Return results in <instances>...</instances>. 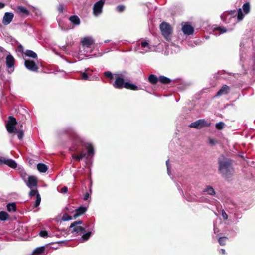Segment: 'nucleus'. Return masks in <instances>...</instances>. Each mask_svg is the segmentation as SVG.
I'll use <instances>...</instances> for the list:
<instances>
[{
	"label": "nucleus",
	"mask_w": 255,
	"mask_h": 255,
	"mask_svg": "<svg viewBox=\"0 0 255 255\" xmlns=\"http://www.w3.org/2000/svg\"><path fill=\"white\" fill-rule=\"evenodd\" d=\"M8 214L5 211L0 212V220L1 221H5L8 218Z\"/></svg>",
	"instance_id": "obj_28"
},
{
	"label": "nucleus",
	"mask_w": 255,
	"mask_h": 255,
	"mask_svg": "<svg viewBox=\"0 0 255 255\" xmlns=\"http://www.w3.org/2000/svg\"><path fill=\"white\" fill-rule=\"evenodd\" d=\"M242 45H243V43H241V44H240L241 49H242Z\"/></svg>",
	"instance_id": "obj_55"
},
{
	"label": "nucleus",
	"mask_w": 255,
	"mask_h": 255,
	"mask_svg": "<svg viewBox=\"0 0 255 255\" xmlns=\"http://www.w3.org/2000/svg\"><path fill=\"white\" fill-rule=\"evenodd\" d=\"M221 251L223 255H224L225 254V250L224 249H222Z\"/></svg>",
	"instance_id": "obj_52"
},
{
	"label": "nucleus",
	"mask_w": 255,
	"mask_h": 255,
	"mask_svg": "<svg viewBox=\"0 0 255 255\" xmlns=\"http://www.w3.org/2000/svg\"><path fill=\"white\" fill-rule=\"evenodd\" d=\"M218 31L219 32V34L224 33L227 31V29L224 27H217L214 28V32Z\"/></svg>",
	"instance_id": "obj_32"
},
{
	"label": "nucleus",
	"mask_w": 255,
	"mask_h": 255,
	"mask_svg": "<svg viewBox=\"0 0 255 255\" xmlns=\"http://www.w3.org/2000/svg\"><path fill=\"white\" fill-rule=\"evenodd\" d=\"M67 191H68V188L66 186L62 188L61 189V192L63 194L66 193L67 192Z\"/></svg>",
	"instance_id": "obj_47"
},
{
	"label": "nucleus",
	"mask_w": 255,
	"mask_h": 255,
	"mask_svg": "<svg viewBox=\"0 0 255 255\" xmlns=\"http://www.w3.org/2000/svg\"><path fill=\"white\" fill-rule=\"evenodd\" d=\"M109 42V40H106L105 41V43H107V42Z\"/></svg>",
	"instance_id": "obj_56"
},
{
	"label": "nucleus",
	"mask_w": 255,
	"mask_h": 255,
	"mask_svg": "<svg viewBox=\"0 0 255 255\" xmlns=\"http://www.w3.org/2000/svg\"><path fill=\"white\" fill-rule=\"evenodd\" d=\"M210 123H208L204 119H199L194 122L191 123L189 125V127L194 128L196 129H201L204 127H209Z\"/></svg>",
	"instance_id": "obj_5"
},
{
	"label": "nucleus",
	"mask_w": 255,
	"mask_h": 255,
	"mask_svg": "<svg viewBox=\"0 0 255 255\" xmlns=\"http://www.w3.org/2000/svg\"><path fill=\"white\" fill-rule=\"evenodd\" d=\"M225 126V124L222 122H220L216 124V128L218 129H222L224 128Z\"/></svg>",
	"instance_id": "obj_38"
},
{
	"label": "nucleus",
	"mask_w": 255,
	"mask_h": 255,
	"mask_svg": "<svg viewBox=\"0 0 255 255\" xmlns=\"http://www.w3.org/2000/svg\"><path fill=\"white\" fill-rule=\"evenodd\" d=\"M219 170L221 174L226 177L229 176L233 172L231 160L221 156L219 158Z\"/></svg>",
	"instance_id": "obj_2"
},
{
	"label": "nucleus",
	"mask_w": 255,
	"mask_h": 255,
	"mask_svg": "<svg viewBox=\"0 0 255 255\" xmlns=\"http://www.w3.org/2000/svg\"><path fill=\"white\" fill-rule=\"evenodd\" d=\"M104 75L110 79L113 78V74L110 71H106L104 73Z\"/></svg>",
	"instance_id": "obj_39"
},
{
	"label": "nucleus",
	"mask_w": 255,
	"mask_h": 255,
	"mask_svg": "<svg viewBox=\"0 0 255 255\" xmlns=\"http://www.w3.org/2000/svg\"><path fill=\"white\" fill-rule=\"evenodd\" d=\"M29 195L30 197L36 196V199L35 202L34 206L35 207L38 206L41 202V196L39 194L38 190L37 189H31L29 193Z\"/></svg>",
	"instance_id": "obj_14"
},
{
	"label": "nucleus",
	"mask_w": 255,
	"mask_h": 255,
	"mask_svg": "<svg viewBox=\"0 0 255 255\" xmlns=\"http://www.w3.org/2000/svg\"><path fill=\"white\" fill-rule=\"evenodd\" d=\"M44 251V247L42 246V247H38L37 248H36L34 251H33V253L34 254H37V255H39V254H41L42 253H43Z\"/></svg>",
	"instance_id": "obj_31"
},
{
	"label": "nucleus",
	"mask_w": 255,
	"mask_h": 255,
	"mask_svg": "<svg viewBox=\"0 0 255 255\" xmlns=\"http://www.w3.org/2000/svg\"><path fill=\"white\" fill-rule=\"evenodd\" d=\"M3 164H6L12 168H15L17 166V164L15 161L10 159L1 158L0 159V165Z\"/></svg>",
	"instance_id": "obj_12"
},
{
	"label": "nucleus",
	"mask_w": 255,
	"mask_h": 255,
	"mask_svg": "<svg viewBox=\"0 0 255 255\" xmlns=\"http://www.w3.org/2000/svg\"><path fill=\"white\" fill-rule=\"evenodd\" d=\"M203 192L211 196H214L216 194L214 189L210 185H206L203 189Z\"/></svg>",
	"instance_id": "obj_19"
},
{
	"label": "nucleus",
	"mask_w": 255,
	"mask_h": 255,
	"mask_svg": "<svg viewBox=\"0 0 255 255\" xmlns=\"http://www.w3.org/2000/svg\"><path fill=\"white\" fill-rule=\"evenodd\" d=\"M89 196L90 194L88 193H85L84 196V200H87L89 198Z\"/></svg>",
	"instance_id": "obj_49"
},
{
	"label": "nucleus",
	"mask_w": 255,
	"mask_h": 255,
	"mask_svg": "<svg viewBox=\"0 0 255 255\" xmlns=\"http://www.w3.org/2000/svg\"><path fill=\"white\" fill-rule=\"evenodd\" d=\"M4 50V49L3 48H2V47L0 46V52H2Z\"/></svg>",
	"instance_id": "obj_53"
},
{
	"label": "nucleus",
	"mask_w": 255,
	"mask_h": 255,
	"mask_svg": "<svg viewBox=\"0 0 255 255\" xmlns=\"http://www.w3.org/2000/svg\"><path fill=\"white\" fill-rule=\"evenodd\" d=\"M25 183L29 188L32 189V188L37 187V179L34 176H29Z\"/></svg>",
	"instance_id": "obj_10"
},
{
	"label": "nucleus",
	"mask_w": 255,
	"mask_h": 255,
	"mask_svg": "<svg viewBox=\"0 0 255 255\" xmlns=\"http://www.w3.org/2000/svg\"><path fill=\"white\" fill-rule=\"evenodd\" d=\"M39 235L41 237L46 238L48 237V233L46 231H41L39 233Z\"/></svg>",
	"instance_id": "obj_41"
},
{
	"label": "nucleus",
	"mask_w": 255,
	"mask_h": 255,
	"mask_svg": "<svg viewBox=\"0 0 255 255\" xmlns=\"http://www.w3.org/2000/svg\"><path fill=\"white\" fill-rule=\"evenodd\" d=\"M24 65L27 69L31 71L36 72L38 69V67L35 63L30 60H25Z\"/></svg>",
	"instance_id": "obj_11"
},
{
	"label": "nucleus",
	"mask_w": 255,
	"mask_h": 255,
	"mask_svg": "<svg viewBox=\"0 0 255 255\" xmlns=\"http://www.w3.org/2000/svg\"><path fill=\"white\" fill-rule=\"evenodd\" d=\"M17 12L23 15V16H28L29 15V12L27 10V9L23 6H18L17 9Z\"/></svg>",
	"instance_id": "obj_21"
},
{
	"label": "nucleus",
	"mask_w": 255,
	"mask_h": 255,
	"mask_svg": "<svg viewBox=\"0 0 255 255\" xmlns=\"http://www.w3.org/2000/svg\"><path fill=\"white\" fill-rule=\"evenodd\" d=\"M244 54L243 53L242 51L240 52V60H241V61H243Z\"/></svg>",
	"instance_id": "obj_50"
},
{
	"label": "nucleus",
	"mask_w": 255,
	"mask_h": 255,
	"mask_svg": "<svg viewBox=\"0 0 255 255\" xmlns=\"http://www.w3.org/2000/svg\"><path fill=\"white\" fill-rule=\"evenodd\" d=\"M72 219H74L73 217H71L67 213L64 214L62 217V220L63 221H69L72 220Z\"/></svg>",
	"instance_id": "obj_36"
},
{
	"label": "nucleus",
	"mask_w": 255,
	"mask_h": 255,
	"mask_svg": "<svg viewBox=\"0 0 255 255\" xmlns=\"http://www.w3.org/2000/svg\"><path fill=\"white\" fill-rule=\"evenodd\" d=\"M37 167L38 171L42 173L46 172L48 169L47 166L43 163H38Z\"/></svg>",
	"instance_id": "obj_25"
},
{
	"label": "nucleus",
	"mask_w": 255,
	"mask_h": 255,
	"mask_svg": "<svg viewBox=\"0 0 255 255\" xmlns=\"http://www.w3.org/2000/svg\"><path fill=\"white\" fill-rule=\"evenodd\" d=\"M113 86L117 89L125 88L132 90H138L140 89V88L133 84L128 82H125L124 79L119 76L116 77L115 81L113 83Z\"/></svg>",
	"instance_id": "obj_3"
},
{
	"label": "nucleus",
	"mask_w": 255,
	"mask_h": 255,
	"mask_svg": "<svg viewBox=\"0 0 255 255\" xmlns=\"http://www.w3.org/2000/svg\"><path fill=\"white\" fill-rule=\"evenodd\" d=\"M242 11L244 12V14H243L244 15L245 14H248L250 11V4L249 2H246V3L244 4L242 6Z\"/></svg>",
	"instance_id": "obj_24"
},
{
	"label": "nucleus",
	"mask_w": 255,
	"mask_h": 255,
	"mask_svg": "<svg viewBox=\"0 0 255 255\" xmlns=\"http://www.w3.org/2000/svg\"><path fill=\"white\" fill-rule=\"evenodd\" d=\"M140 47L142 50L140 51L141 53H145L150 51L151 47L148 43L146 41H142L140 43Z\"/></svg>",
	"instance_id": "obj_18"
},
{
	"label": "nucleus",
	"mask_w": 255,
	"mask_h": 255,
	"mask_svg": "<svg viewBox=\"0 0 255 255\" xmlns=\"http://www.w3.org/2000/svg\"><path fill=\"white\" fill-rule=\"evenodd\" d=\"M7 209L9 212H14L16 211V205L14 203H9L7 205Z\"/></svg>",
	"instance_id": "obj_29"
},
{
	"label": "nucleus",
	"mask_w": 255,
	"mask_h": 255,
	"mask_svg": "<svg viewBox=\"0 0 255 255\" xmlns=\"http://www.w3.org/2000/svg\"><path fill=\"white\" fill-rule=\"evenodd\" d=\"M18 48H19V49H20V48H22V46H21V45H20V46H19V47H18Z\"/></svg>",
	"instance_id": "obj_57"
},
{
	"label": "nucleus",
	"mask_w": 255,
	"mask_h": 255,
	"mask_svg": "<svg viewBox=\"0 0 255 255\" xmlns=\"http://www.w3.org/2000/svg\"><path fill=\"white\" fill-rule=\"evenodd\" d=\"M64 8L65 7L64 5L61 4H59L57 7L58 10L60 13H62L64 10Z\"/></svg>",
	"instance_id": "obj_42"
},
{
	"label": "nucleus",
	"mask_w": 255,
	"mask_h": 255,
	"mask_svg": "<svg viewBox=\"0 0 255 255\" xmlns=\"http://www.w3.org/2000/svg\"><path fill=\"white\" fill-rule=\"evenodd\" d=\"M91 233L90 232H87L84 234L82 237L81 240L82 242L87 240L91 236Z\"/></svg>",
	"instance_id": "obj_34"
},
{
	"label": "nucleus",
	"mask_w": 255,
	"mask_h": 255,
	"mask_svg": "<svg viewBox=\"0 0 255 255\" xmlns=\"http://www.w3.org/2000/svg\"><path fill=\"white\" fill-rule=\"evenodd\" d=\"M72 157L73 159L80 161L82 158L86 157V154L84 151H80L79 155L72 154Z\"/></svg>",
	"instance_id": "obj_22"
},
{
	"label": "nucleus",
	"mask_w": 255,
	"mask_h": 255,
	"mask_svg": "<svg viewBox=\"0 0 255 255\" xmlns=\"http://www.w3.org/2000/svg\"><path fill=\"white\" fill-rule=\"evenodd\" d=\"M81 79L84 80H89V76L86 72H82L81 73Z\"/></svg>",
	"instance_id": "obj_40"
},
{
	"label": "nucleus",
	"mask_w": 255,
	"mask_h": 255,
	"mask_svg": "<svg viewBox=\"0 0 255 255\" xmlns=\"http://www.w3.org/2000/svg\"><path fill=\"white\" fill-rule=\"evenodd\" d=\"M209 143L211 144V145H214L216 143V141L214 139H212L211 138L209 139Z\"/></svg>",
	"instance_id": "obj_48"
},
{
	"label": "nucleus",
	"mask_w": 255,
	"mask_h": 255,
	"mask_svg": "<svg viewBox=\"0 0 255 255\" xmlns=\"http://www.w3.org/2000/svg\"><path fill=\"white\" fill-rule=\"evenodd\" d=\"M13 17L14 15L13 13L10 12L5 13L3 19V23L4 25H8L12 21Z\"/></svg>",
	"instance_id": "obj_16"
},
{
	"label": "nucleus",
	"mask_w": 255,
	"mask_h": 255,
	"mask_svg": "<svg viewBox=\"0 0 255 255\" xmlns=\"http://www.w3.org/2000/svg\"><path fill=\"white\" fill-rule=\"evenodd\" d=\"M124 9H125V7L123 5H119L117 7V10L119 12H122L124 10Z\"/></svg>",
	"instance_id": "obj_44"
},
{
	"label": "nucleus",
	"mask_w": 255,
	"mask_h": 255,
	"mask_svg": "<svg viewBox=\"0 0 255 255\" xmlns=\"http://www.w3.org/2000/svg\"><path fill=\"white\" fill-rule=\"evenodd\" d=\"M182 30L184 34L189 35L193 33L194 28L190 25L185 24L182 26Z\"/></svg>",
	"instance_id": "obj_15"
},
{
	"label": "nucleus",
	"mask_w": 255,
	"mask_h": 255,
	"mask_svg": "<svg viewBox=\"0 0 255 255\" xmlns=\"http://www.w3.org/2000/svg\"><path fill=\"white\" fill-rule=\"evenodd\" d=\"M83 223L82 220L76 221L72 223L70 226V229H72L71 232L78 233L79 232L85 231V230L84 228L78 226L79 225H81Z\"/></svg>",
	"instance_id": "obj_8"
},
{
	"label": "nucleus",
	"mask_w": 255,
	"mask_h": 255,
	"mask_svg": "<svg viewBox=\"0 0 255 255\" xmlns=\"http://www.w3.org/2000/svg\"><path fill=\"white\" fill-rule=\"evenodd\" d=\"M104 3V0H100L94 4L93 8L94 16H98L102 13Z\"/></svg>",
	"instance_id": "obj_7"
},
{
	"label": "nucleus",
	"mask_w": 255,
	"mask_h": 255,
	"mask_svg": "<svg viewBox=\"0 0 255 255\" xmlns=\"http://www.w3.org/2000/svg\"><path fill=\"white\" fill-rule=\"evenodd\" d=\"M221 17L225 23L229 24L230 26H234L237 23L243 20L244 15L241 8H239L238 12L235 10L225 12L221 16Z\"/></svg>",
	"instance_id": "obj_1"
},
{
	"label": "nucleus",
	"mask_w": 255,
	"mask_h": 255,
	"mask_svg": "<svg viewBox=\"0 0 255 255\" xmlns=\"http://www.w3.org/2000/svg\"><path fill=\"white\" fill-rule=\"evenodd\" d=\"M69 20L74 25H79L80 23L79 18L76 15H73L69 17Z\"/></svg>",
	"instance_id": "obj_23"
},
{
	"label": "nucleus",
	"mask_w": 255,
	"mask_h": 255,
	"mask_svg": "<svg viewBox=\"0 0 255 255\" xmlns=\"http://www.w3.org/2000/svg\"><path fill=\"white\" fill-rule=\"evenodd\" d=\"M81 43L83 46L89 48L94 44V40L92 37L87 36L82 38Z\"/></svg>",
	"instance_id": "obj_13"
},
{
	"label": "nucleus",
	"mask_w": 255,
	"mask_h": 255,
	"mask_svg": "<svg viewBox=\"0 0 255 255\" xmlns=\"http://www.w3.org/2000/svg\"><path fill=\"white\" fill-rule=\"evenodd\" d=\"M227 240V238H226L225 237H220L218 240V241H219L220 245L223 246L225 244V242H226Z\"/></svg>",
	"instance_id": "obj_35"
},
{
	"label": "nucleus",
	"mask_w": 255,
	"mask_h": 255,
	"mask_svg": "<svg viewBox=\"0 0 255 255\" xmlns=\"http://www.w3.org/2000/svg\"><path fill=\"white\" fill-rule=\"evenodd\" d=\"M24 136L23 131H19L17 132V136L19 139L21 140L23 138Z\"/></svg>",
	"instance_id": "obj_43"
},
{
	"label": "nucleus",
	"mask_w": 255,
	"mask_h": 255,
	"mask_svg": "<svg viewBox=\"0 0 255 255\" xmlns=\"http://www.w3.org/2000/svg\"><path fill=\"white\" fill-rule=\"evenodd\" d=\"M59 25L62 30H65V29L63 28V27L61 26L60 24H59Z\"/></svg>",
	"instance_id": "obj_54"
},
{
	"label": "nucleus",
	"mask_w": 255,
	"mask_h": 255,
	"mask_svg": "<svg viewBox=\"0 0 255 255\" xmlns=\"http://www.w3.org/2000/svg\"><path fill=\"white\" fill-rule=\"evenodd\" d=\"M5 4L3 3L0 2V9H1L4 7Z\"/></svg>",
	"instance_id": "obj_51"
},
{
	"label": "nucleus",
	"mask_w": 255,
	"mask_h": 255,
	"mask_svg": "<svg viewBox=\"0 0 255 255\" xmlns=\"http://www.w3.org/2000/svg\"><path fill=\"white\" fill-rule=\"evenodd\" d=\"M158 80L160 82L164 84H168L171 81L170 79L163 76H160Z\"/></svg>",
	"instance_id": "obj_30"
},
{
	"label": "nucleus",
	"mask_w": 255,
	"mask_h": 255,
	"mask_svg": "<svg viewBox=\"0 0 255 255\" xmlns=\"http://www.w3.org/2000/svg\"><path fill=\"white\" fill-rule=\"evenodd\" d=\"M87 210V208L83 206H80L75 210V213L73 215V218L75 219L79 216L84 214Z\"/></svg>",
	"instance_id": "obj_17"
},
{
	"label": "nucleus",
	"mask_w": 255,
	"mask_h": 255,
	"mask_svg": "<svg viewBox=\"0 0 255 255\" xmlns=\"http://www.w3.org/2000/svg\"><path fill=\"white\" fill-rule=\"evenodd\" d=\"M166 164L167 166V173L169 175H170V167L169 165V160H167L166 162Z\"/></svg>",
	"instance_id": "obj_46"
},
{
	"label": "nucleus",
	"mask_w": 255,
	"mask_h": 255,
	"mask_svg": "<svg viewBox=\"0 0 255 255\" xmlns=\"http://www.w3.org/2000/svg\"><path fill=\"white\" fill-rule=\"evenodd\" d=\"M15 59L12 55L8 54L6 57V64L8 73L11 74L14 69Z\"/></svg>",
	"instance_id": "obj_9"
},
{
	"label": "nucleus",
	"mask_w": 255,
	"mask_h": 255,
	"mask_svg": "<svg viewBox=\"0 0 255 255\" xmlns=\"http://www.w3.org/2000/svg\"><path fill=\"white\" fill-rule=\"evenodd\" d=\"M17 124L16 119L13 116H10L9 120L6 124V128L8 132L10 133L17 131L15 128V125Z\"/></svg>",
	"instance_id": "obj_6"
},
{
	"label": "nucleus",
	"mask_w": 255,
	"mask_h": 255,
	"mask_svg": "<svg viewBox=\"0 0 255 255\" xmlns=\"http://www.w3.org/2000/svg\"><path fill=\"white\" fill-rule=\"evenodd\" d=\"M160 29L164 37L167 40H169L172 33L171 26L167 23L163 22L160 24Z\"/></svg>",
	"instance_id": "obj_4"
},
{
	"label": "nucleus",
	"mask_w": 255,
	"mask_h": 255,
	"mask_svg": "<svg viewBox=\"0 0 255 255\" xmlns=\"http://www.w3.org/2000/svg\"><path fill=\"white\" fill-rule=\"evenodd\" d=\"M222 216L224 219L227 220L228 219V215L224 210L222 211Z\"/></svg>",
	"instance_id": "obj_45"
},
{
	"label": "nucleus",
	"mask_w": 255,
	"mask_h": 255,
	"mask_svg": "<svg viewBox=\"0 0 255 255\" xmlns=\"http://www.w3.org/2000/svg\"><path fill=\"white\" fill-rule=\"evenodd\" d=\"M25 55L29 57H31L33 58H36L37 57V54L34 51L30 50H27L25 53Z\"/></svg>",
	"instance_id": "obj_26"
},
{
	"label": "nucleus",
	"mask_w": 255,
	"mask_h": 255,
	"mask_svg": "<svg viewBox=\"0 0 255 255\" xmlns=\"http://www.w3.org/2000/svg\"><path fill=\"white\" fill-rule=\"evenodd\" d=\"M158 80V79L157 77L153 74H151L148 77L149 82L152 84H156Z\"/></svg>",
	"instance_id": "obj_27"
},
{
	"label": "nucleus",
	"mask_w": 255,
	"mask_h": 255,
	"mask_svg": "<svg viewBox=\"0 0 255 255\" xmlns=\"http://www.w3.org/2000/svg\"><path fill=\"white\" fill-rule=\"evenodd\" d=\"M230 90V87L226 85H223L221 89L217 92L216 94L217 96H220L223 95L227 94Z\"/></svg>",
	"instance_id": "obj_20"
},
{
	"label": "nucleus",
	"mask_w": 255,
	"mask_h": 255,
	"mask_svg": "<svg viewBox=\"0 0 255 255\" xmlns=\"http://www.w3.org/2000/svg\"><path fill=\"white\" fill-rule=\"evenodd\" d=\"M87 154L89 155H93L94 154V150L93 146L91 144H88L87 146Z\"/></svg>",
	"instance_id": "obj_33"
},
{
	"label": "nucleus",
	"mask_w": 255,
	"mask_h": 255,
	"mask_svg": "<svg viewBox=\"0 0 255 255\" xmlns=\"http://www.w3.org/2000/svg\"><path fill=\"white\" fill-rule=\"evenodd\" d=\"M20 176L25 182L28 179V177L29 176L27 175L26 173L22 171L20 173Z\"/></svg>",
	"instance_id": "obj_37"
}]
</instances>
